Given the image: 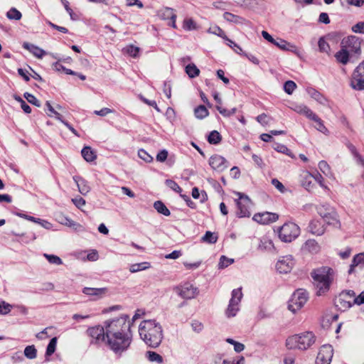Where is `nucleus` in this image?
Returning a JSON list of instances; mask_svg holds the SVG:
<instances>
[{"mask_svg": "<svg viewBox=\"0 0 364 364\" xmlns=\"http://www.w3.org/2000/svg\"><path fill=\"white\" fill-rule=\"evenodd\" d=\"M336 276V271L330 267L322 266L311 272L316 294L321 296L327 293Z\"/></svg>", "mask_w": 364, "mask_h": 364, "instance_id": "7ed1b4c3", "label": "nucleus"}, {"mask_svg": "<svg viewBox=\"0 0 364 364\" xmlns=\"http://www.w3.org/2000/svg\"><path fill=\"white\" fill-rule=\"evenodd\" d=\"M309 229L311 234L318 236L322 235L326 230L324 225L318 220H312L309 225Z\"/></svg>", "mask_w": 364, "mask_h": 364, "instance_id": "4be33fe9", "label": "nucleus"}, {"mask_svg": "<svg viewBox=\"0 0 364 364\" xmlns=\"http://www.w3.org/2000/svg\"><path fill=\"white\" fill-rule=\"evenodd\" d=\"M227 41V45L230 46L236 53L242 55L243 50L241 47L237 45L236 43L229 39L228 38L225 40Z\"/></svg>", "mask_w": 364, "mask_h": 364, "instance_id": "3c124183", "label": "nucleus"}, {"mask_svg": "<svg viewBox=\"0 0 364 364\" xmlns=\"http://www.w3.org/2000/svg\"><path fill=\"white\" fill-rule=\"evenodd\" d=\"M223 18L226 21L236 24H244L246 23V20L244 18L230 12H225L223 14Z\"/></svg>", "mask_w": 364, "mask_h": 364, "instance_id": "c756f323", "label": "nucleus"}, {"mask_svg": "<svg viewBox=\"0 0 364 364\" xmlns=\"http://www.w3.org/2000/svg\"><path fill=\"white\" fill-rule=\"evenodd\" d=\"M310 120H312L316 123L314 127L318 131L325 134H327L328 133V129L325 127V125L323 124V122L320 117H318V115L315 114Z\"/></svg>", "mask_w": 364, "mask_h": 364, "instance_id": "7c9ffc66", "label": "nucleus"}, {"mask_svg": "<svg viewBox=\"0 0 364 364\" xmlns=\"http://www.w3.org/2000/svg\"><path fill=\"white\" fill-rule=\"evenodd\" d=\"M209 164L213 169L218 172L224 171L228 167L225 159L218 154H215L210 158Z\"/></svg>", "mask_w": 364, "mask_h": 364, "instance_id": "a211bd4d", "label": "nucleus"}, {"mask_svg": "<svg viewBox=\"0 0 364 364\" xmlns=\"http://www.w3.org/2000/svg\"><path fill=\"white\" fill-rule=\"evenodd\" d=\"M308 300V293L304 289L296 290L288 303V309L293 313L301 309Z\"/></svg>", "mask_w": 364, "mask_h": 364, "instance_id": "423d86ee", "label": "nucleus"}, {"mask_svg": "<svg viewBox=\"0 0 364 364\" xmlns=\"http://www.w3.org/2000/svg\"><path fill=\"white\" fill-rule=\"evenodd\" d=\"M316 342V336L311 331H305L289 336L286 340V346L290 350H306Z\"/></svg>", "mask_w": 364, "mask_h": 364, "instance_id": "20e7f679", "label": "nucleus"}, {"mask_svg": "<svg viewBox=\"0 0 364 364\" xmlns=\"http://www.w3.org/2000/svg\"><path fill=\"white\" fill-rule=\"evenodd\" d=\"M72 202L79 209H81L83 206L85 205V203H86L85 200L80 196L73 198Z\"/></svg>", "mask_w": 364, "mask_h": 364, "instance_id": "0e129e2a", "label": "nucleus"}, {"mask_svg": "<svg viewBox=\"0 0 364 364\" xmlns=\"http://www.w3.org/2000/svg\"><path fill=\"white\" fill-rule=\"evenodd\" d=\"M173 291L184 299H194L199 293L198 289L190 282H185L175 287Z\"/></svg>", "mask_w": 364, "mask_h": 364, "instance_id": "1a4fd4ad", "label": "nucleus"}, {"mask_svg": "<svg viewBox=\"0 0 364 364\" xmlns=\"http://www.w3.org/2000/svg\"><path fill=\"white\" fill-rule=\"evenodd\" d=\"M350 86L355 90H364V64L360 63L354 70L350 79Z\"/></svg>", "mask_w": 364, "mask_h": 364, "instance_id": "ddd939ff", "label": "nucleus"}, {"mask_svg": "<svg viewBox=\"0 0 364 364\" xmlns=\"http://www.w3.org/2000/svg\"><path fill=\"white\" fill-rule=\"evenodd\" d=\"M44 256L48 259V261L51 264L59 265L63 263L62 259L58 256L48 254H45Z\"/></svg>", "mask_w": 364, "mask_h": 364, "instance_id": "4d7b16f0", "label": "nucleus"}, {"mask_svg": "<svg viewBox=\"0 0 364 364\" xmlns=\"http://www.w3.org/2000/svg\"><path fill=\"white\" fill-rule=\"evenodd\" d=\"M191 327H192V329L196 333H200L203 329V323L196 320H194L192 321Z\"/></svg>", "mask_w": 364, "mask_h": 364, "instance_id": "69168bd1", "label": "nucleus"}, {"mask_svg": "<svg viewBox=\"0 0 364 364\" xmlns=\"http://www.w3.org/2000/svg\"><path fill=\"white\" fill-rule=\"evenodd\" d=\"M154 208L156 210L165 216H169L171 215L170 210L167 208L165 204L161 200H157L154 203Z\"/></svg>", "mask_w": 364, "mask_h": 364, "instance_id": "72a5a7b5", "label": "nucleus"}, {"mask_svg": "<svg viewBox=\"0 0 364 364\" xmlns=\"http://www.w3.org/2000/svg\"><path fill=\"white\" fill-rule=\"evenodd\" d=\"M341 47L348 51L352 56L361 53V41L355 36H350L344 38L341 41Z\"/></svg>", "mask_w": 364, "mask_h": 364, "instance_id": "9d476101", "label": "nucleus"}, {"mask_svg": "<svg viewBox=\"0 0 364 364\" xmlns=\"http://www.w3.org/2000/svg\"><path fill=\"white\" fill-rule=\"evenodd\" d=\"M124 51L130 56L136 58L139 55V48L136 47L133 45H129L124 48Z\"/></svg>", "mask_w": 364, "mask_h": 364, "instance_id": "8fccbe9b", "label": "nucleus"}, {"mask_svg": "<svg viewBox=\"0 0 364 364\" xmlns=\"http://www.w3.org/2000/svg\"><path fill=\"white\" fill-rule=\"evenodd\" d=\"M24 355L28 359H34L37 356V350L34 346H28L24 349Z\"/></svg>", "mask_w": 364, "mask_h": 364, "instance_id": "a18cd8bd", "label": "nucleus"}, {"mask_svg": "<svg viewBox=\"0 0 364 364\" xmlns=\"http://www.w3.org/2000/svg\"><path fill=\"white\" fill-rule=\"evenodd\" d=\"M113 112H114L113 109H111L107 107H104V108L101 109L100 110H95L94 111L95 114L101 116V117H105V116L107 115L108 114H111Z\"/></svg>", "mask_w": 364, "mask_h": 364, "instance_id": "338daca9", "label": "nucleus"}, {"mask_svg": "<svg viewBox=\"0 0 364 364\" xmlns=\"http://www.w3.org/2000/svg\"><path fill=\"white\" fill-rule=\"evenodd\" d=\"M222 138L221 135L218 131H212L208 136V141L210 144H217L220 142Z\"/></svg>", "mask_w": 364, "mask_h": 364, "instance_id": "ea45409f", "label": "nucleus"}, {"mask_svg": "<svg viewBox=\"0 0 364 364\" xmlns=\"http://www.w3.org/2000/svg\"><path fill=\"white\" fill-rule=\"evenodd\" d=\"M73 180L76 183L78 191L82 195L85 196L90 191V187L87 181L84 178L79 176H74Z\"/></svg>", "mask_w": 364, "mask_h": 364, "instance_id": "a878e982", "label": "nucleus"}, {"mask_svg": "<svg viewBox=\"0 0 364 364\" xmlns=\"http://www.w3.org/2000/svg\"><path fill=\"white\" fill-rule=\"evenodd\" d=\"M279 218L277 214L270 212L257 213L253 216V220L258 223L267 225L277 221Z\"/></svg>", "mask_w": 364, "mask_h": 364, "instance_id": "f3484780", "label": "nucleus"}, {"mask_svg": "<svg viewBox=\"0 0 364 364\" xmlns=\"http://www.w3.org/2000/svg\"><path fill=\"white\" fill-rule=\"evenodd\" d=\"M56 220L60 224L65 225L68 227H81L79 224L75 223L73 220H70L63 214L57 215Z\"/></svg>", "mask_w": 364, "mask_h": 364, "instance_id": "2f4dec72", "label": "nucleus"}, {"mask_svg": "<svg viewBox=\"0 0 364 364\" xmlns=\"http://www.w3.org/2000/svg\"><path fill=\"white\" fill-rule=\"evenodd\" d=\"M352 31L356 33H364V21H360L352 26Z\"/></svg>", "mask_w": 364, "mask_h": 364, "instance_id": "680f3d73", "label": "nucleus"}, {"mask_svg": "<svg viewBox=\"0 0 364 364\" xmlns=\"http://www.w3.org/2000/svg\"><path fill=\"white\" fill-rule=\"evenodd\" d=\"M146 358L151 362H155L158 364H161L164 362L163 357L159 353L154 351H147Z\"/></svg>", "mask_w": 364, "mask_h": 364, "instance_id": "e433bc0d", "label": "nucleus"}, {"mask_svg": "<svg viewBox=\"0 0 364 364\" xmlns=\"http://www.w3.org/2000/svg\"><path fill=\"white\" fill-rule=\"evenodd\" d=\"M6 17L11 20H20L22 17V14L16 8H11L7 11Z\"/></svg>", "mask_w": 364, "mask_h": 364, "instance_id": "c03bdc74", "label": "nucleus"}, {"mask_svg": "<svg viewBox=\"0 0 364 364\" xmlns=\"http://www.w3.org/2000/svg\"><path fill=\"white\" fill-rule=\"evenodd\" d=\"M158 16L164 19V20H170V22L168 23V25L172 26L173 28H176V15L175 14V11L173 9L169 7H166L164 9H161L158 11Z\"/></svg>", "mask_w": 364, "mask_h": 364, "instance_id": "6ab92c4d", "label": "nucleus"}, {"mask_svg": "<svg viewBox=\"0 0 364 364\" xmlns=\"http://www.w3.org/2000/svg\"><path fill=\"white\" fill-rule=\"evenodd\" d=\"M353 299V304L360 305L364 304V291H363L358 296H355V293L354 292Z\"/></svg>", "mask_w": 364, "mask_h": 364, "instance_id": "774afa93", "label": "nucleus"}, {"mask_svg": "<svg viewBox=\"0 0 364 364\" xmlns=\"http://www.w3.org/2000/svg\"><path fill=\"white\" fill-rule=\"evenodd\" d=\"M318 168L326 176L331 177L332 176L330 166L326 161H321L318 163Z\"/></svg>", "mask_w": 364, "mask_h": 364, "instance_id": "37998d69", "label": "nucleus"}, {"mask_svg": "<svg viewBox=\"0 0 364 364\" xmlns=\"http://www.w3.org/2000/svg\"><path fill=\"white\" fill-rule=\"evenodd\" d=\"M11 310V306L4 301L0 303V314L6 315Z\"/></svg>", "mask_w": 364, "mask_h": 364, "instance_id": "052dcab7", "label": "nucleus"}, {"mask_svg": "<svg viewBox=\"0 0 364 364\" xmlns=\"http://www.w3.org/2000/svg\"><path fill=\"white\" fill-rule=\"evenodd\" d=\"M183 28L188 31L193 30L196 28V23L191 18L185 19L183 21Z\"/></svg>", "mask_w": 364, "mask_h": 364, "instance_id": "e2e57ef3", "label": "nucleus"}, {"mask_svg": "<svg viewBox=\"0 0 364 364\" xmlns=\"http://www.w3.org/2000/svg\"><path fill=\"white\" fill-rule=\"evenodd\" d=\"M150 267V264L146 262L133 264L129 267V272L136 273L139 271L146 270Z\"/></svg>", "mask_w": 364, "mask_h": 364, "instance_id": "c9c22d12", "label": "nucleus"}, {"mask_svg": "<svg viewBox=\"0 0 364 364\" xmlns=\"http://www.w3.org/2000/svg\"><path fill=\"white\" fill-rule=\"evenodd\" d=\"M294 265L291 255H287L281 257L276 264V268L280 273L287 274L289 272Z\"/></svg>", "mask_w": 364, "mask_h": 364, "instance_id": "dca6fc26", "label": "nucleus"}, {"mask_svg": "<svg viewBox=\"0 0 364 364\" xmlns=\"http://www.w3.org/2000/svg\"><path fill=\"white\" fill-rule=\"evenodd\" d=\"M300 235V228L294 223H286L278 229L279 239L284 242H291Z\"/></svg>", "mask_w": 364, "mask_h": 364, "instance_id": "39448f33", "label": "nucleus"}, {"mask_svg": "<svg viewBox=\"0 0 364 364\" xmlns=\"http://www.w3.org/2000/svg\"><path fill=\"white\" fill-rule=\"evenodd\" d=\"M242 298L241 288L233 289L231 294V299L229 301L225 315L227 317H234L240 310V303Z\"/></svg>", "mask_w": 364, "mask_h": 364, "instance_id": "0eeeda50", "label": "nucleus"}, {"mask_svg": "<svg viewBox=\"0 0 364 364\" xmlns=\"http://www.w3.org/2000/svg\"><path fill=\"white\" fill-rule=\"evenodd\" d=\"M23 47L38 58H42L46 54V52L43 49L29 43H24Z\"/></svg>", "mask_w": 364, "mask_h": 364, "instance_id": "cd10ccee", "label": "nucleus"}, {"mask_svg": "<svg viewBox=\"0 0 364 364\" xmlns=\"http://www.w3.org/2000/svg\"><path fill=\"white\" fill-rule=\"evenodd\" d=\"M139 157L146 163H150L153 161V157L149 154L144 149H139L138 151Z\"/></svg>", "mask_w": 364, "mask_h": 364, "instance_id": "864d4df0", "label": "nucleus"}, {"mask_svg": "<svg viewBox=\"0 0 364 364\" xmlns=\"http://www.w3.org/2000/svg\"><path fill=\"white\" fill-rule=\"evenodd\" d=\"M274 45L283 50L291 51L296 54H298L299 53V49L295 45L291 44L281 38L276 39Z\"/></svg>", "mask_w": 364, "mask_h": 364, "instance_id": "b1692460", "label": "nucleus"}, {"mask_svg": "<svg viewBox=\"0 0 364 364\" xmlns=\"http://www.w3.org/2000/svg\"><path fill=\"white\" fill-rule=\"evenodd\" d=\"M208 33L216 35L226 40L228 38L225 32L218 26H213L209 28Z\"/></svg>", "mask_w": 364, "mask_h": 364, "instance_id": "49530a36", "label": "nucleus"}, {"mask_svg": "<svg viewBox=\"0 0 364 364\" xmlns=\"http://www.w3.org/2000/svg\"><path fill=\"white\" fill-rule=\"evenodd\" d=\"M317 213L329 225L338 222V216L335 210L328 204H321L316 207Z\"/></svg>", "mask_w": 364, "mask_h": 364, "instance_id": "9b49d317", "label": "nucleus"}, {"mask_svg": "<svg viewBox=\"0 0 364 364\" xmlns=\"http://www.w3.org/2000/svg\"><path fill=\"white\" fill-rule=\"evenodd\" d=\"M107 290L105 288H90L85 287L82 289V292L90 296H92L93 299H97L102 298L106 293Z\"/></svg>", "mask_w": 364, "mask_h": 364, "instance_id": "393cba45", "label": "nucleus"}, {"mask_svg": "<svg viewBox=\"0 0 364 364\" xmlns=\"http://www.w3.org/2000/svg\"><path fill=\"white\" fill-rule=\"evenodd\" d=\"M140 338L151 348H156L161 344L164 335L161 324L155 320H144L139 326Z\"/></svg>", "mask_w": 364, "mask_h": 364, "instance_id": "f03ea898", "label": "nucleus"}, {"mask_svg": "<svg viewBox=\"0 0 364 364\" xmlns=\"http://www.w3.org/2000/svg\"><path fill=\"white\" fill-rule=\"evenodd\" d=\"M57 338L56 337H54L53 338L48 346H47V348H46V356H50L51 355H53L54 353V352L55 351V349H56V345H57Z\"/></svg>", "mask_w": 364, "mask_h": 364, "instance_id": "09e8293b", "label": "nucleus"}, {"mask_svg": "<svg viewBox=\"0 0 364 364\" xmlns=\"http://www.w3.org/2000/svg\"><path fill=\"white\" fill-rule=\"evenodd\" d=\"M186 73L191 78H193L199 75L200 70L195 64L191 63L186 67Z\"/></svg>", "mask_w": 364, "mask_h": 364, "instance_id": "4c0bfd02", "label": "nucleus"}, {"mask_svg": "<svg viewBox=\"0 0 364 364\" xmlns=\"http://www.w3.org/2000/svg\"><path fill=\"white\" fill-rule=\"evenodd\" d=\"M106 336L105 345L115 355L121 356L129 349L132 341L129 316L122 314L117 318L107 320Z\"/></svg>", "mask_w": 364, "mask_h": 364, "instance_id": "f257e3e1", "label": "nucleus"}, {"mask_svg": "<svg viewBox=\"0 0 364 364\" xmlns=\"http://www.w3.org/2000/svg\"><path fill=\"white\" fill-rule=\"evenodd\" d=\"M24 97L26 99V100L29 103L34 105L38 107H41V103H40L39 100H37L36 97L33 95L28 93V92H26V93H24Z\"/></svg>", "mask_w": 364, "mask_h": 364, "instance_id": "6e6d98bb", "label": "nucleus"}, {"mask_svg": "<svg viewBox=\"0 0 364 364\" xmlns=\"http://www.w3.org/2000/svg\"><path fill=\"white\" fill-rule=\"evenodd\" d=\"M319 51L321 53H326L327 55H330L331 53V48L329 44L325 41L324 38H320L318 42Z\"/></svg>", "mask_w": 364, "mask_h": 364, "instance_id": "58836bf2", "label": "nucleus"}, {"mask_svg": "<svg viewBox=\"0 0 364 364\" xmlns=\"http://www.w3.org/2000/svg\"><path fill=\"white\" fill-rule=\"evenodd\" d=\"M106 324L107 321L104 322L103 326H95L93 327H90L87 330V333L90 336L96 343L100 342L106 343L107 336H106Z\"/></svg>", "mask_w": 364, "mask_h": 364, "instance_id": "4468645a", "label": "nucleus"}, {"mask_svg": "<svg viewBox=\"0 0 364 364\" xmlns=\"http://www.w3.org/2000/svg\"><path fill=\"white\" fill-rule=\"evenodd\" d=\"M301 250L312 255L318 254L321 250V246L314 239L307 240L301 247Z\"/></svg>", "mask_w": 364, "mask_h": 364, "instance_id": "aec40b11", "label": "nucleus"}, {"mask_svg": "<svg viewBox=\"0 0 364 364\" xmlns=\"http://www.w3.org/2000/svg\"><path fill=\"white\" fill-rule=\"evenodd\" d=\"M195 116L198 119H203L208 115V111L204 105H200L194 110Z\"/></svg>", "mask_w": 364, "mask_h": 364, "instance_id": "a19ab883", "label": "nucleus"}, {"mask_svg": "<svg viewBox=\"0 0 364 364\" xmlns=\"http://www.w3.org/2000/svg\"><path fill=\"white\" fill-rule=\"evenodd\" d=\"M354 291L353 290H345L341 291L335 299L336 308L341 311L349 309L353 305Z\"/></svg>", "mask_w": 364, "mask_h": 364, "instance_id": "6e6552de", "label": "nucleus"}, {"mask_svg": "<svg viewBox=\"0 0 364 364\" xmlns=\"http://www.w3.org/2000/svg\"><path fill=\"white\" fill-rule=\"evenodd\" d=\"M356 267H364V252L357 254L353 257L348 273H353Z\"/></svg>", "mask_w": 364, "mask_h": 364, "instance_id": "bb28decb", "label": "nucleus"}, {"mask_svg": "<svg viewBox=\"0 0 364 364\" xmlns=\"http://www.w3.org/2000/svg\"><path fill=\"white\" fill-rule=\"evenodd\" d=\"M166 184L168 187H169L171 189H172L176 193H181L182 191L181 188L174 181L170 179L166 180Z\"/></svg>", "mask_w": 364, "mask_h": 364, "instance_id": "13d9d810", "label": "nucleus"}, {"mask_svg": "<svg viewBox=\"0 0 364 364\" xmlns=\"http://www.w3.org/2000/svg\"><path fill=\"white\" fill-rule=\"evenodd\" d=\"M333 357V348L330 345L321 347L316 359V364H330Z\"/></svg>", "mask_w": 364, "mask_h": 364, "instance_id": "2eb2a0df", "label": "nucleus"}, {"mask_svg": "<svg viewBox=\"0 0 364 364\" xmlns=\"http://www.w3.org/2000/svg\"><path fill=\"white\" fill-rule=\"evenodd\" d=\"M296 87L294 81L288 80L284 85V90L288 95H291Z\"/></svg>", "mask_w": 364, "mask_h": 364, "instance_id": "603ef678", "label": "nucleus"}, {"mask_svg": "<svg viewBox=\"0 0 364 364\" xmlns=\"http://www.w3.org/2000/svg\"><path fill=\"white\" fill-rule=\"evenodd\" d=\"M291 109L299 114L305 116L309 119H311L315 113L304 104H293Z\"/></svg>", "mask_w": 364, "mask_h": 364, "instance_id": "412c9836", "label": "nucleus"}, {"mask_svg": "<svg viewBox=\"0 0 364 364\" xmlns=\"http://www.w3.org/2000/svg\"><path fill=\"white\" fill-rule=\"evenodd\" d=\"M271 118L263 113L257 117V121L263 126L269 124Z\"/></svg>", "mask_w": 364, "mask_h": 364, "instance_id": "bf43d9fd", "label": "nucleus"}, {"mask_svg": "<svg viewBox=\"0 0 364 364\" xmlns=\"http://www.w3.org/2000/svg\"><path fill=\"white\" fill-rule=\"evenodd\" d=\"M81 154L84 159L87 162H92L96 159V154L90 146H85Z\"/></svg>", "mask_w": 364, "mask_h": 364, "instance_id": "473e14b6", "label": "nucleus"}, {"mask_svg": "<svg viewBox=\"0 0 364 364\" xmlns=\"http://www.w3.org/2000/svg\"><path fill=\"white\" fill-rule=\"evenodd\" d=\"M258 250L263 252H275V247L272 240L267 237H263L259 240Z\"/></svg>", "mask_w": 364, "mask_h": 364, "instance_id": "5701e85b", "label": "nucleus"}, {"mask_svg": "<svg viewBox=\"0 0 364 364\" xmlns=\"http://www.w3.org/2000/svg\"><path fill=\"white\" fill-rule=\"evenodd\" d=\"M233 262H234L233 259L228 258L225 256H221V257L220 259V262L218 264L219 268H220V269L225 268V267H228L229 265H230L231 264H232Z\"/></svg>", "mask_w": 364, "mask_h": 364, "instance_id": "5fc2aeb1", "label": "nucleus"}, {"mask_svg": "<svg viewBox=\"0 0 364 364\" xmlns=\"http://www.w3.org/2000/svg\"><path fill=\"white\" fill-rule=\"evenodd\" d=\"M309 94L313 99L316 100L320 104H321L323 105H326V102H327L326 98L322 94H321L319 92H318L317 90H316L314 89H310L309 90Z\"/></svg>", "mask_w": 364, "mask_h": 364, "instance_id": "f704fd0d", "label": "nucleus"}, {"mask_svg": "<svg viewBox=\"0 0 364 364\" xmlns=\"http://www.w3.org/2000/svg\"><path fill=\"white\" fill-rule=\"evenodd\" d=\"M202 240L209 244H214L218 240V236L210 231H207L204 236L202 237Z\"/></svg>", "mask_w": 364, "mask_h": 364, "instance_id": "de8ad7c7", "label": "nucleus"}, {"mask_svg": "<svg viewBox=\"0 0 364 364\" xmlns=\"http://www.w3.org/2000/svg\"><path fill=\"white\" fill-rule=\"evenodd\" d=\"M312 177H313V173H311L309 171H306L305 173L304 179L302 181L303 186L308 191H309L313 187V184L311 182Z\"/></svg>", "mask_w": 364, "mask_h": 364, "instance_id": "79ce46f5", "label": "nucleus"}, {"mask_svg": "<svg viewBox=\"0 0 364 364\" xmlns=\"http://www.w3.org/2000/svg\"><path fill=\"white\" fill-rule=\"evenodd\" d=\"M236 195L239 197L235 200L237 206V216L240 218L250 217L251 215L250 210L252 205L250 199L248 196L239 192L236 193Z\"/></svg>", "mask_w": 364, "mask_h": 364, "instance_id": "f8f14e48", "label": "nucleus"}, {"mask_svg": "<svg viewBox=\"0 0 364 364\" xmlns=\"http://www.w3.org/2000/svg\"><path fill=\"white\" fill-rule=\"evenodd\" d=\"M350 56L352 55L342 47L341 49L335 54L336 60L343 65H346L348 63Z\"/></svg>", "mask_w": 364, "mask_h": 364, "instance_id": "c85d7f7f", "label": "nucleus"}]
</instances>
